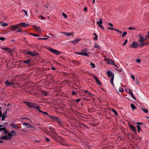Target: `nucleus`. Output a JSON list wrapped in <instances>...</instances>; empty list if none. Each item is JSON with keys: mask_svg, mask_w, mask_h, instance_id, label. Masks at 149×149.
Segmentation results:
<instances>
[{"mask_svg": "<svg viewBox=\"0 0 149 149\" xmlns=\"http://www.w3.org/2000/svg\"><path fill=\"white\" fill-rule=\"evenodd\" d=\"M91 76L95 80L96 82L99 85H101V82L98 80V78L93 74H91Z\"/></svg>", "mask_w": 149, "mask_h": 149, "instance_id": "423d86ee", "label": "nucleus"}, {"mask_svg": "<svg viewBox=\"0 0 149 149\" xmlns=\"http://www.w3.org/2000/svg\"><path fill=\"white\" fill-rule=\"evenodd\" d=\"M93 35L95 36V37L93 38V40H97L98 37L97 34L95 33H93Z\"/></svg>", "mask_w": 149, "mask_h": 149, "instance_id": "b1692460", "label": "nucleus"}, {"mask_svg": "<svg viewBox=\"0 0 149 149\" xmlns=\"http://www.w3.org/2000/svg\"><path fill=\"white\" fill-rule=\"evenodd\" d=\"M4 133L6 134H7L8 133V132L7 131V130H6V129L5 128V130H4Z\"/></svg>", "mask_w": 149, "mask_h": 149, "instance_id": "13d9d810", "label": "nucleus"}, {"mask_svg": "<svg viewBox=\"0 0 149 149\" xmlns=\"http://www.w3.org/2000/svg\"><path fill=\"white\" fill-rule=\"evenodd\" d=\"M33 27L36 30L40 31L41 30V28L40 27L37 26H36L34 25L33 26Z\"/></svg>", "mask_w": 149, "mask_h": 149, "instance_id": "5701e85b", "label": "nucleus"}, {"mask_svg": "<svg viewBox=\"0 0 149 149\" xmlns=\"http://www.w3.org/2000/svg\"><path fill=\"white\" fill-rule=\"evenodd\" d=\"M135 29V28H132L131 27H130L129 28V30H134Z\"/></svg>", "mask_w": 149, "mask_h": 149, "instance_id": "338daca9", "label": "nucleus"}, {"mask_svg": "<svg viewBox=\"0 0 149 149\" xmlns=\"http://www.w3.org/2000/svg\"><path fill=\"white\" fill-rule=\"evenodd\" d=\"M84 92L85 93H86L88 94L89 95H93V94H91V93H90V92H89L88 91H84Z\"/></svg>", "mask_w": 149, "mask_h": 149, "instance_id": "f704fd0d", "label": "nucleus"}, {"mask_svg": "<svg viewBox=\"0 0 149 149\" xmlns=\"http://www.w3.org/2000/svg\"><path fill=\"white\" fill-rule=\"evenodd\" d=\"M142 109L145 113H148V111L147 109L142 108Z\"/></svg>", "mask_w": 149, "mask_h": 149, "instance_id": "e433bc0d", "label": "nucleus"}, {"mask_svg": "<svg viewBox=\"0 0 149 149\" xmlns=\"http://www.w3.org/2000/svg\"><path fill=\"white\" fill-rule=\"evenodd\" d=\"M70 62L76 66L78 65L79 64V63L78 61L76 60H72Z\"/></svg>", "mask_w": 149, "mask_h": 149, "instance_id": "f3484780", "label": "nucleus"}, {"mask_svg": "<svg viewBox=\"0 0 149 149\" xmlns=\"http://www.w3.org/2000/svg\"><path fill=\"white\" fill-rule=\"evenodd\" d=\"M49 117L52 118L53 121L58 123L60 125H62L63 123L61 119L58 117H56L53 116H49Z\"/></svg>", "mask_w": 149, "mask_h": 149, "instance_id": "f03ea898", "label": "nucleus"}, {"mask_svg": "<svg viewBox=\"0 0 149 149\" xmlns=\"http://www.w3.org/2000/svg\"><path fill=\"white\" fill-rule=\"evenodd\" d=\"M114 78V74H113V76L111 78V79H110V81H113Z\"/></svg>", "mask_w": 149, "mask_h": 149, "instance_id": "de8ad7c7", "label": "nucleus"}, {"mask_svg": "<svg viewBox=\"0 0 149 149\" xmlns=\"http://www.w3.org/2000/svg\"><path fill=\"white\" fill-rule=\"evenodd\" d=\"M30 61V59H29L26 61H24V63L26 64H28Z\"/></svg>", "mask_w": 149, "mask_h": 149, "instance_id": "58836bf2", "label": "nucleus"}, {"mask_svg": "<svg viewBox=\"0 0 149 149\" xmlns=\"http://www.w3.org/2000/svg\"><path fill=\"white\" fill-rule=\"evenodd\" d=\"M49 129L52 133V134L55 136L56 135V132L54 128L52 127H49Z\"/></svg>", "mask_w": 149, "mask_h": 149, "instance_id": "9d476101", "label": "nucleus"}, {"mask_svg": "<svg viewBox=\"0 0 149 149\" xmlns=\"http://www.w3.org/2000/svg\"><path fill=\"white\" fill-rule=\"evenodd\" d=\"M11 133H12V134H13V135L14 136H15L16 135L15 132L14 131L11 130Z\"/></svg>", "mask_w": 149, "mask_h": 149, "instance_id": "4c0bfd02", "label": "nucleus"}, {"mask_svg": "<svg viewBox=\"0 0 149 149\" xmlns=\"http://www.w3.org/2000/svg\"><path fill=\"white\" fill-rule=\"evenodd\" d=\"M7 114V111L6 110L5 111H4L3 115H5Z\"/></svg>", "mask_w": 149, "mask_h": 149, "instance_id": "774afa93", "label": "nucleus"}, {"mask_svg": "<svg viewBox=\"0 0 149 149\" xmlns=\"http://www.w3.org/2000/svg\"><path fill=\"white\" fill-rule=\"evenodd\" d=\"M4 130H5V128L2 127V128H0V131H4Z\"/></svg>", "mask_w": 149, "mask_h": 149, "instance_id": "0e129e2a", "label": "nucleus"}, {"mask_svg": "<svg viewBox=\"0 0 149 149\" xmlns=\"http://www.w3.org/2000/svg\"><path fill=\"white\" fill-rule=\"evenodd\" d=\"M10 125L12 127L15 129H17L19 128V127L17 126V125H15L13 123H10Z\"/></svg>", "mask_w": 149, "mask_h": 149, "instance_id": "dca6fc26", "label": "nucleus"}, {"mask_svg": "<svg viewBox=\"0 0 149 149\" xmlns=\"http://www.w3.org/2000/svg\"><path fill=\"white\" fill-rule=\"evenodd\" d=\"M7 135L8 136V137L9 138V139H10L11 137L13 136V134H12L11 132L8 133Z\"/></svg>", "mask_w": 149, "mask_h": 149, "instance_id": "c756f323", "label": "nucleus"}, {"mask_svg": "<svg viewBox=\"0 0 149 149\" xmlns=\"http://www.w3.org/2000/svg\"><path fill=\"white\" fill-rule=\"evenodd\" d=\"M5 84L7 86L10 87L15 84V82L13 80L12 82H9L8 80H6L5 82Z\"/></svg>", "mask_w": 149, "mask_h": 149, "instance_id": "39448f33", "label": "nucleus"}, {"mask_svg": "<svg viewBox=\"0 0 149 149\" xmlns=\"http://www.w3.org/2000/svg\"><path fill=\"white\" fill-rule=\"evenodd\" d=\"M128 90H129V93H128L129 94H130L131 95H133V93H132V91H131V90L130 89H128Z\"/></svg>", "mask_w": 149, "mask_h": 149, "instance_id": "37998d69", "label": "nucleus"}, {"mask_svg": "<svg viewBox=\"0 0 149 149\" xmlns=\"http://www.w3.org/2000/svg\"><path fill=\"white\" fill-rule=\"evenodd\" d=\"M136 127L137 128V130L138 132L139 133L140 131L142 132V129L141 128V127L139 125H137L136 126Z\"/></svg>", "mask_w": 149, "mask_h": 149, "instance_id": "4be33fe9", "label": "nucleus"}, {"mask_svg": "<svg viewBox=\"0 0 149 149\" xmlns=\"http://www.w3.org/2000/svg\"><path fill=\"white\" fill-rule=\"evenodd\" d=\"M46 48L55 54L58 55L60 54V52L58 50L56 49H54L51 47H48Z\"/></svg>", "mask_w": 149, "mask_h": 149, "instance_id": "20e7f679", "label": "nucleus"}, {"mask_svg": "<svg viewBox=\"0 0 149 149\" xmlns=\"http://www.w3.org/2000/svg\"><path fill=\"white\" fill-rule=\"evenodd\" d=\"M139 43L140 45L139 46L140 47H141V46H143L145 45V44H144V43H143V42H140Z\"/></svg>", "mask_w": 149, "mask_h": 149, "instance_id": "3c124183", "label": "nucleus"}, {"mask_svg": "<svg viewBox=\"0 0 149 149\" xmlns=\"http://www.w3.org/2000/svg\"><path fill=\"white\" fill-rule=\"evenodd\" d=\"M74 53L76 54L80 55H82L83 54V52H74Z\"/></svg>", "mask_w": 149, "mask_h": 149, "instance_id": "72a5a7b5", "label": "nucleus"}, {"mask_svg": "<svg viewBox=\"0 0 149 149\" xmlns=\"http://www.w3.org/2000/svg\"><path fill=\"white\" fill-rule=\"evenodd\" d=\"M23 125H25L27 128H33V127L29 123H24Z\"/></svg>", "mask_w": 149, "mask_h": 149, "instance_id": "f8f14e48", "label": "nucleus"}, {"mask_svg": "<svg viewBox=\"0 0 149 149\" xmlns=\"http://www.w3.org/2000/svg\"><path fill=\"white\" fill-rule=\"evenodd\" d=\"M10 28L12 29V31H15L16 32H22V29L17 25H12Z\"/></svg>", "mask_w": 149, "mask_h": 149, "instance_id": "7ed1b4c3", "label": "nucleus"}, {"mask_svg": "<svg viewBox=\"0 0 149 149\" xmlns=\"http://www.w3.org/2000/svg\"><path fill=\"white\" fill-rule=\"evenodd\" d=\"M127 39H126L125 42L123 43V46H124L127 43Z\"/></svg>", "mask_w": 149, "mask_h": 149, "instance_id": "6e6d98bb", "label": "nucleus"}, {"mask_svg": "<svg viewBox=\"0 0 149 149\" xmlns=\"http://www.w3.org/2000/svg\"><path fill=\"white\" fill-rule=\"evenodd\" d=\"M106 61L107 63V64H112L113 65H114L116 67H117V68L118 67V66L115 65V63H114V61H113L111 60V59H107L106 60Z\"/></svg>", "mask_w": 149, "mask_h": 149, "instance_id": "0eeeda50", "label": "nucleus"}, {"mask_svg": "<svg viewBox=\"0 0 149 149\" xmlns=\"http://www.w3.org/2000/svg\"><path fill=\"white\" fill-rule=\"evenodd\" d=\"M129 127L134 133H136V129L135 127L134 126L132 125H130Z\"/></svg>", "mask_w": 149, "mask_h": 149, "instance_id": "9b49d317", "label": "nucleus"}, {"mask_svg": "<svg viewBox=\"0 0 149 149\" xmlns=\"http://www.w3.org/2000/svg\"><path fill=\"white\" fill-rule=\"evenodd\" d=\"M2 116V118H1V120H4L5 118L7 117L6 116H5V115H3Z\"/></svg>", "mask_w": 149, "mask_h": 149, "instance_id": "79ce46f5", "label": "nucleus"}, {"mask_svg": "<svg viewBox=\"0 0 149 149\" xmlns=\"http://www.w3.org/2000/svg\"><path fill=\"white\" fill-rule=\"evenodd\" d=\"M52 139L55 141H56L57 140V137H58V138H62L61 137L59 136H58L57 135V134L56 133V135L55 136L54 135H53V134H52Z\"/></svg>", "mask_w": 149, "mask_h": 149, "instance_id": "2eb2a0df", "label": "nucleus"}, {"mask_svg": "<svg viewBox=\"0 0 149 149\" xmlns=\"http://www.w3.org/2000/svg\"><path fill=\"white\" fill-rule=\"evenodd\" d=\"M62 15L65 18H67V15L64 13H63Z\"/></svg>", "mask_w": 149, "mask_h": 149, "instance_id": "864d4df0", "label": "nucleus"}, {"mask_svg": "<svg viewBox=\"0 0 149 149\" xmlns=\"http://www.w3.org/2000/svg\"><path fill=\"white\" fill-rule=\"evenodd\" d=\"M32 54H35V56L38 54V53L35 51L32 52Z\"/></svg>", "mask_w": 149, "mask_h": 149, "instance_id": "4d7b16f0", "label": "nucleus"}, {"mask_svg": "<svg viewBox=\"0 0 149 149\" xmlns=\"http://www.w3.org/2000/svg\"><path fill=\"white\" fill-rule=\"evenodd\" d=\"M38 110L39 112L42 113L44 114H45V115L48 116L49 117V116H51V115L49 114H48V113L47 112L39 110V109H38Z\"/></svg>", "mask_w": 149, "mask_h": 149, "instance_id": "412c9836", "label": "nucleus"}, {"mask_svg": "<svg viewBox=\"0 0 149 149\" xmlns=\"http://www.w3.org/2000/svg\"><path fill=\"white\" fill-rule=\"evenodd\" d=\"M83 54L82 55L85 56H88V55L86 53H83Z\"/></svg>", "mask_w": 149, "mask_h": 149, "instance_id": "052dcab7", "label": "nucleus"}, {"mask_svg": "<svg viewBox=\"0 0 149 149\" xmlns=\"http://www.w3.org/2000/svg\"><path fill=\"white\" fill-rule=\"evenodd\" d=\"M81 51L83 53L87 52L88 51V49L87 48H85L84 49H82Z\"/></svg>", "mask_w": 149, "mask_h": 149, "instance_id": "cd10ccee", "label": "nucleus"}, {"mask_svg": "<svg viewBox=\"0 0 149 149\" xmlns=\"http://www.w3.org/2000/svg\"><path fill=\"white\" fill-rule=\"evenodd\" d=\"M107 74L108 76V77H112L113 75L114 74L113 73L112 71H108L107 72Z\"/></svg>", "mask_w": 149, "mask_h": 149, "instance_id": "4468645a", "label": "nucleus"}, {"mask_svg": "<svg viewBox=\"0 0 149 149\" xmlns=\"http://www.w3.org/2000/svg\"><path fill=\"white\" fill-rule=\"evenodd\" d=\"M139 36L140 37V39L138 40L139 43L143 42L146 39V38H143V36L141 34H139Z\"/></svg>", "mask_w": 149, "mask_h": 149, "instance_id": "1a4fd4ad", "label": "nucleus"}, {"mask_svg": "<svg viewBox=\"0 0 149 149\" xmlns=\"http://www.w3.org/2000/svg\"><path fill=\"white\" fill-rule=\"evenodd\" d=\"M136 124H137V125H142L143 124V123L142 122H138L136 123Z\"/></svg>", "mask_w": 149, "mask_h": 149, "instance_id": "a18cd8bd", "label": "nucleus"}, {"mask_svg": "<svg viewBox=\"0 0 149 149\" xmlns=\"http://www.w3.org/2000/svg\"><path fill=\"white\" fill-rule=\"evenodd\" d=\"M75 41H76V42L77 43H78L79 42L80 40L81 39H77L75 40Z\"/></svg>", "mask_w": 149, "mask_h": 149, "instance_id": "680f3d73", "label": "nucleus"}, {"mask_svg": "<svg viewBox=\"0 0 149 149\" xmlns=\"http://www.w3.org/2000/svg\"><path fill=\"white\" fill-rule=\"evenodd\" d=\"M94 47L95 48H97L99 49H100L101 48V47L100 46L97 44L96 43H95L94 46Z\"/></svg>", "mask_w": 149, "mask_h": 149, "instance_id": "393cba45", "label": "nucleus"}, {"mask_svg": "<svg viewBox=\"0 0 149 149\" xmlns=\"http://www.w3.org/2000/svg\"><path fill=\"white\" fill-rule=\"evenodd\" d=\"M100 21H97V23L98 24H102L103 23L102 22V20L101 19H99Z\"/></svg>", "mask_w": 149, "mask_h": 149, "instance_id": "473e14b6", "label": "nucleus"}, {"mask_svg": "<svg viewBox=\"0 0 149 149\" xmlns=\"http://www.w3.org/2000/svg\"><path fill=\"white\" fill-rule=\"evenodd\" d=\"M0 138L1 139L4 140H7L9 139V138L8 137L7 135H5L1 137Z\"/></svg>", "mask_w": 149, "mask_h": 149, "instance_id": "6ab92c4d", "label": "nucleus"}, {"mask_svg": "<svg viewBox=\"0 0 149 149\" xmlns=\"http://www.w3.org/2000/svg\"><path fill=\"white\" fill-rule=\"evenodd\" d=\"M42 93L45 96H46L48 95L47 92L45 91H42Z\"/></svg>", "mask_w": 149, "mask_h": 149, "instance_id": "c9c22d12", "label": "nucleus"}, {"mask_svg": "<svg viewBox=\"0 0 149 149\" xmlns=\"http://www.w3.org/2000/svg\"><path fill=\"white\" fill-rule=\"evenodd\" d=\"M29 55L33 56H35V54H32V52L31 51H29L28 52L27 54V55Z\"/></svg>", "mask_w": 149, "mask_h": 149, "instance_id": "bb28decb", "label": "nucleus"}, {"mask_svg": "<svg viewBox=\"0 0 149 149\" xmlns=\"http://www.w3.org/2000/svg\"><path fill=\"white\" fill-rule=\"evenodd\" d=\"M127 34V33L126 31H124L122 35L123 37H124Z\"/></svg>", "mask_w": 149, "mask_h": 149, "instance_id": "49530a36", "label": "nucleus"}, {"mask_svg": "<svg viewBox=\"0 0 149 149\" xmlns=\"http://www.w3.org/2000/svg\"><path fill=\"white\" fill-rule=\"evenodd\" d=\"M130 106H131V108H132V109L133 110H134L136 109V107L135 106L134 104H133L132 103L131 104Z\"/></svg>", "mask_w": 149, "mask_h": 149, "instance_id": "a878e982", "label": "nucleus"}, {"mask_svg": "<svg viewBox=\"0 0 149 149\" xmlns=\"http://www.w3.org/2000/svg\"><path fill=\"white\" fill-rule=\"evenodd\" d=\"M71 42L73 43L74 45L76 44V43H77L76 42V41H75V40H74L71 41Z\"/></svg>", "mask_w": 149, "mask_h": 149, "instance_id": "5fc2aeb1", "label": "nucleus"}, {"mask_svg": "<svg viewBox=\"0 0 149 149\" xmlns=\"http://www.w3.org/2000/svg\"><path fill=\"white\" fill-rule=\"evenodd\" d=\"M145 38L146 39H148L149 38V31H148V35L146 36Z\"/></svg>", "mask_w": 149, "mask_h": 149, "instance_id": "bf43d9fd", "label": "nucleus"}, {"mask_svg": "<svg viewBox=\"0 0 149 149\" xmlns=\"http://www.w3.org/2000/svg\"><path fill=\"white\" fill-rule=\"evenodd\" d=\"M15 86H13V87L14 88H17L19 87H21V86H20V84L17 82H15V84L14 85Z\"/></svg>", "mask_w": 149, "mask_h": 149, "instance_id": "aec40b11", "label": "nucleus"}, {"mask_svg": "<svg viewBox=\"0 0 149 149\" xmlns=\"http://www.w3.org/2000/svg\"><path fill=\"white\" fill-rule=\"evenodd\" d=\"M30 35H32V36H36V37H38V36H39V35H37V34H36L33 33H30Z\"/></svg>", "mask_w": 149, "mask_h": 149, "instance_id": "a19ab883", "label": "nucleus"}, {"mask_svg": "<svg viewBox=\"0 0 149 149\" xmlns=\"http://www.w3.org/2000/svg\"><path fill=\"white\" fill-rule=\"evenodd\" d=\"M1 49L5 51H7L8 52L10 53L12 52L11 50L9 48L7 47H2Z\"/></svg>", "mask_w": 149, "mask_h": 149, "instance_id": "a211bd4d", "label": "nucleus"}, {"mask_svg": "<svg viewBox=\"0 0 149 149\" xmlns=\"http://www.w3.org/2000/svg\"><path fill=\"white\" fill-rule=\"evenodd\" d=\"M90 65L93 68H94L95 67V65L94 63H91Z\"/></svg>", "mask_w": 149, "mask_h": 149, "instance_id": "c03bdc74", "label": "nucleus"}, {"mask_svg": "<svg viewBox=\"0 0 149 149\" xmlns=\"http://www.w3.org/2000/svg\"><path fill=\"white\" fill-rule=\"evenodd\" d=\"M72 94L73 95H75L77 94V93L74 91H72Z\"/></svg>", "mask_w": 149, "mask_h": 149, "instance_id": "8fccbe9b", "label": "nucleus"}, {"mask_svg": "<svg viewBox=\"0 0 149 149\" xmlns=\"http://www.w3.org/2000/svg\"><path fill=\"white\" fill-rule=\"evenodd\" d=\"M6 38L3 37H0V40L3 41L5 40Z\"/></svg>", "mask_w": 149, "mask_h": 149, "instance_id": "603ef678", "label": "nucleus"}, {"mask_svg": "<svg viewBox=\"0 0 149 149\" xmlns=\"http://www.w3.org/2000/svg\"><path fill=\"white\" fill-rule=\"evenodd\" d=\"M139 46V45L137 42H135L134 41L132 43L130 46V47L131 48H136Z\"/></svg>", "mask_w": 149, "mask_h": 149, "instance_id": "6e6552de", "label": "nucleus"}, {"mask_svg": "<svg viewBox=\"0 0 149 149\" xmlns=\"http://www.w3.org/2000/svg\"><path fill=\"white\" fill-rule=\"evenodd\" d=\"M111 111L113 112L116 115H118V113L116 110L114 109H111Z\"/></svg>", "mask_w": 149, "mask_h": 149, "instance_id": "c85d7f7f", "label": "nucleus"}, {"mask_svg": "<svg viewBox=\"0 0 149 149\" xmlns=\"http://www.w3.org/2000/svg\"><path fill=\"white\" fill-rule=\"evenodd\" d=\"M17 25H20V26L22 27H26V26H29V25L28 24H26V23L24 22L18 24Z\"/></svg>", "mask_w": 149, "mask_h": 149, "instance_id": "ddd939ff", "label": "nucleus"}, {"mask_svg": "<svg viewBox=\"0 0 149 149\" xmlns=\"http://www.w3.org/2000/svg\"><path fill=\"white\" fill-rule=\"evenodd\" d=\"M116 67V70H117V71H119V72H121V69H119L118 68H118H117V67Z\"/></svg>", "mask_w": 149, "mask_h": 149, "instance_id": "e2e57ef3", "label": "nucleus"}, {"mask_svg": "<svg viewBox=\"0 0 149 149\" xmlns=\"http://www.w3.org/2000/svg\"><path fill=\"white\" fill-rule=\"evenodd\" d=\"M118 91L120 92H122L124 91V90L122 88L120 87L118 89Z\"/></svg>", "mask_w": 149, "mask_h": 149, "instance_id": "ea45409f", "label": "nucleus"}, {"mask_svg": "<svg viewBox=\"0 0 149 149\" xmlns=\"http://www.w3.org/2000/svg\"><path fill=\"white\" fill-rule=\"evenodd\" d=\"M98 26L100 27L101 28V29H102V30L104 29V27L102 25H101V24H98Z\"/></svg>", "mask_w": 149, "mask_h": 149, "instance_id": "09e8293b", "label": "nucleus"}, {"mask_svg": "<svg viewBox=\"0 0 149 149\" xmlns=\"http://www.w3.org/2000/svg\"><path fill=\"white\" fill-rule=\"evenodd\" d=\"M8 24H7L5 22H2V24H1V25L2 26L4 27L6 26Z\"/></svg>", "mask_w": 149, "mask_h": 149, "instance_id": "2f4dec72", "label": "nucleus"}, {"mask_svg": "<svg viewBox=\"0 0 149 149\" xmlns=\"http://www.w3.org/2000/svg\"><path fill=\"white\" fill-rule=\"evenodd\" d=\"M24 103L26 104L27 106L29 108H32L33 109H36L37 110L39 109L40 107L38 106H36V103H32L30 102H28L26 101L24 102Z\"/></svg>", "mask_w": 149, "mask_h": 149, "instance_id": "f257e3e1", "label": "nucleus"}, {"mask_svg": "<svg viewBox=\"0 0 149 149\" xmlns=\"http://www.w3.org/2000/svg\"><path fill=\"white\" fill-rule=\"evenodd\" d=\"M80 100H81V99H77V100H75V101L77 103V102H79V101H80Z\"/></svg>", "mask_w": 149, "mask_h": 149, "instance_id": "69168bd1", "label": "nucleus"}, {"mask_svg": "<svg viewBox=\"0 0 149 149\" xmlns=\"http://www.w3.org/2000/svg\"><path fill=\"white\" fill-rule=\"evenodd\" d=\"M62 33H64V34H65L67 36H71L72 35V33H67L64 32H63Z\"/></svg>", "mask_w": 149, "mask_h": 149, "instance_id": "7c9ffc66", "label": "nucleus"}]
</instances>
